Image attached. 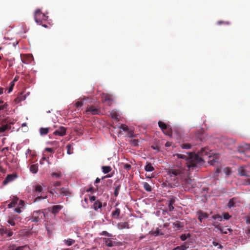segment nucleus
Returning <instances> with one entry per match:
<instances>
[{
    "label": "nucleus",
    "instance_id": "nucleus-9",
    "mask_svg": "<svg viewBox=\"0 0 250 250\" xmlns=\"http://www.w3.org/2000/svg\"><path fill=\"white\" fill-rule=\"evenodd\" d=\"M103 240L105 246L108 247L120 246L122 245V242L113 241L110 238H104Z\"/></svg>",
    "mask_w": 250,
    "mask_h": 250
},
{
    "label": "nucleus",
    "instance_id": "nucleus-38",
    "mask_svg": "<svg viewBox=\"0 0 250 250\" xmlns=\"http://www.w3.org/2000/svg\"><path fill=\"white\" fill-rule=\"evenodd\" d=\"M234 199H235L234 198H231V199L229 200V202L228 203V206L229 208H231L235 206Z\"/></svg>",
    "mask_w": 250,
    "mask_h": 250
},
{
    "label": "nucleus",
    "instance_id": "nucleus-41",
    "mask_svg": "<svg viewBox=\"0 0 250 250\" xmlns=\"http://www.w3.org/2000/svg\"><path fill=\"white\" fill-rule=\"evenodd\" d=\"M83 104V101H78L75 103L74 105L76 108H79L81 107Z\"/></svg>",
    "mask_w": 250,
    "mask_h": 250
},
{
    "label": "nucleus",
    "instance_id": "nucleus-56",
    "mask_svg": "<svg viewBox=\"0 0 250 250\" xmlns=\"http://www.w3.org/2000/svg\"><path fill=\"white\" fill-rule=\"evenodd\" d=\"M45 150L46 151H47V152L51 153H53L54 152V149L52 148H49V147L45 148Z\"/></svg>",
    "mask_w": 250,
    "mask_h": 250
},
{
    "label": "nucleus",
    "instance_id": "nucleus-24",
    "mask_svg": "<svg viewBox=\"0 0 250 250\" xmlns=\"http://www.w3.org/2000/svg\"><path fill=\"white\" fill-rule=\"evenodd\" d=\"M154 167L152 166L151 164L149 162H147L146 165L145 167V170L146 171L151 172L154 170Z\"/></svg>",
    "mask_w": 250,
    "mask_h": 250
},
{
    "label": "nucleus",
    "instance_id": "nucleus-8",
    "mask_svg": "<svg viewBox=\"0 0 250 250\" xmlns=\"http://www.w3.org/2000/svg\"><path fill=\"white\" fill-rule=\"evenodd\" d=\"M159 127L161 129L162 131L167 135L171 136L172 130L171 128L162 121H159L158 123Z\"/></svg>",
    "mask_w": 250,
    "mask_h": 250
},
{
    "label": "nucleus",
    "instance_id": "nucleus-53",
    "mask_svg": "<svg viewBox=\"0 0 250 250\" xmlns=\"http://www.w3.org/2000/svg\"><path fill=\"white\" fill-rule=\"evenodd\" d=\"M230 217V216L228 212H225L224 213V214H223L224 219L228 220V219H229Z\"/></svg>",
    "mask_w": 250,
    "mask_h": 250
},
{
    "label": "nucleus",
    "instance_id": "nucleus-33",
    "mask_svg": "<svg viewBox=\"0 0 250 250\" xmlns=\"http://www.w3.org/2000/svg\"><path fill=\"white\" fill-rule=\"evenodd\" d=\"M102 168L104 174L108 173L112 170V168L110 166H103Z\"/></svg>",
    "mask_w": 250,
    "mask_h": 250
},
{
    "label": "nucleus",
    "instance_id": "nucleus-21",
    "mask_svg": "<svg viewBox=\"0 0 250 250\" xmlns=\"http://www.w3.org/2000/svg\"><path fill=\"white\" fill-rule=\"evenodd\" d=\"M58 190H60L59 194L62 196H67L70 193L68 188H62L60 189L59 188Z\"/></svg>",
    "mask_w": 250,
    "mask_h": 250
},
{
    "label": "nucleus",
    "instance_id": "nucleus-2",
    "mask_svg": "<svg viewBox=\"0 0 250 250\" xmlns=\"http://www.w3.org/2000/svg\"><path fill=\"white\" fill-rule=\"evenodd\" d=\"M44 187L43 184L39 183H35L33 185V193L35 197L34 202H38L47 198L46 193L44 192Z\"/></svg>",
    "mask_w": 250,
    "mask_h": 250
},
{
    "label": "nucleus",
    "instance_id": "nucleus-59",
    "mask_svg": "<svg viewBox=\"0 0 250 250\" xmlns=\"http://www.w3.org/2000/svg\"><path fill=\"white\" fill-rule=\"evenodd\" d=\"M62 183L61 182H56L54 183V186L57 188V187H59L61 185Z\"/></svg>",
    "mask_w": 250,
    "mask_h": 250
},
{
    "label": "nucleus",
    "instance_id": "nucleus-30",
    "mask_svg": "<svg viewBox=\"0 0 250 250\" xmlns=\"http://www.w3.org/2000/svg\"><path fill=\"white\" fill-rule=\"evenodd\" d=\"M113 101L111 98V96L109 94H104L102 96L103 102H106L107 101Z\"/></svg>",
    "mask_w": 250,
    "mask_h": 250
},
{
    "label": "nucleus",
    "instance_id": "nucleus-48",
    "mask_svg": "<svg viewBox=\"0 0 250 250\" xmlns=\"http://www.w3.org/2000/svg\"><path fill=\"white\" fill-rule=\"evenodd\" d=\"M101 235H105V236H106L107 237H111V234H110L109 233H108V232H107L106 231H103L101 234Z\"/></svg>",
    "mask_w": 250,
    "mask_h": 250
},
{
    "label": "nucleus",
    "instance_id": "nucleus-32",
    "mask_svg": "<svg viewBox=\"0 0 250 250\" xmlns=\"http://www.w3.org/2000/svg\"><path fill=\"white\" fill-rule=\"evenodd\" d=\"M102 207V204L99 201H96L93 205V208L95 210L101 208Z\"/></svg>",
    "mask_w": 250,
    "mask_h": 250
},
{
    "label": "nucleus",
    "instance_id": "nucleus-64",
    "mask_svg": "<svg viewBox=\"0 0 250 250\" xmlns=\"http://www.w3.org/2000/svg\"><path fill=\"white\" fill-rule=\"evenodd\" d=\"M171 142H167L166 144H165V146L166 147H169L171 146Z\"/></svg>",
    "mask_w": 250,
    "mask_h": 250
},
{
    "label": "nucleus",
    "instance_id": "nucleus-46",
    "mask_svg": "<svg viewBox=\"0 0 250 250\" xmlns=\"http://www.w3.org/2000/svg\"><path fill=\"white\" fill-rule=\"evenodd\" d=\"M189 236H190L189 234H188V236H187L186 234H183L181 235L180 239L182 241H185L187 239L188 237V236L189 237Z\"/></svg>",
    "mask_w": 250,
    "mask_h": 250
},
{
    "label": "nucleus",
    "instance_id": "nucleus-29",
    "mask_svg": "<svg viewBox=\"0 0 250 250\" xmlns=\"http://www.w3.org/2000/svg\"><path fill=\"white\" fill-rule=\"evenodd\" d=\"M7 223L11 226H16L17 225H18V223L15 221L12 217H11L10 216H8V219H7Z\"/></svg>",
    "mask_w": 250,
    "mask_h": 250
},
{
    "label": "nucleus",
    "instance_id": "nucleus-12",
    "mask_svg": "<svg viewBox=\"0 0 250 250\" xmlns=\"http://www.w3.org/2000/svg\"><path fill=\"white\" fill-rule=\"evenodd\" d=\"M53 134L55 136H63L66 134V128L63 126H59Z\"/></svg>",
    "mask_w": 250,
    "mask_h": 250
},
{
    "label": "nucleus",
    "instance_id": "nucleus-17",
    "mask_svg": "<svg viewBox=\"0 0 250 250\" xmlns=\"http://www.w3.org/2000/svg\"><path fill=\"white\" fill-rule=\"evenodd\" d=\"M53 129L51 127H41L39 129L40 134L42 136H44L48 134V133L51 131Z\"/></svg>",
    "mask_w": 250,
    "mask_h": 250
},
{
    "label": "nucleus",
    "instance_id": "nucleus-1",
    "mask_svg": "<svg viewBox=\"0 0 250 250\" xmlns=\"http://www.w3.org/2000/svg\"><path fill=\"white\" fill-rule=\"evenodd\" d=\"M174 156L178 159L185 160L186 166L190 170L197 167V165L204 162L203 159L194 152H184L183 153H176Z\"/></svg>",
    "mask_w": 250,
    "mask_h": 250
},
{
    "label": "nucleus",
    "instance_id": "nucleus-44",
    "mask_svg": "<svg viewBox=\"0 0 250 250\" xmlns=\"http://www.w3.org/2000/svg\"><path fill=\"white\" fill-rule=\"evenodd\" d=\"M207 150H208V149L207 150V149L206 148H202L200 150V155H201V156H203L204 155V154H205V155H207L208 154Z\"/></svg>",
    "mask_w": 250,
    "mask_h": 250
},
{
    "label": "nucleus",
    "instance_id": "nucleus-47",
    "mask_svg": "<svg viewBox=\"0 0 250 250\" xmlns=\"http://www.w3.org/2000/svg\"><path fill=\"white\" fill-rule=\"evenodd\" d=\"M129 137H135V135L133 134V131L129 129L127 131Z\"/></svg>",
    "mask_w": 250,
    "mask_h": 250
},
{
    "label": "nucleus",
    "instance_id": "nucleus-43",
    "mask_svg": "<svg viewBox=\"0 0 250 250\" xmlns=\"http://www.w3.org/2000/svg\"><path fill=\"white\" fill-rule=\"evenodd\" d=\"M212 218L214 220H218V221H221L222 220V217L219 214L213 215Z\"/></svg>",
    "mask_w": 250,
    "mask_h": 250
},
{
    "label": "nucleus",
    "instance_id": "nucleus-57",
    "mask_svg": "<svg viewBox=\"0 0 250 250\" xmlns=\"http://www.w3.org/2000/svg\"><path fill=\"white\" fill-rule=\"evenodd\" d=\"M250 150H245L243 151V153L247 157H250V154H248L249 152H250V145L249 147Z\"/></svg>",
    "mask_w": 250,
    "mask_h": 250
},
{
    "label": "nucleus",
    "instance_id": "nucleus-14",
    "mask_svg": "<svg viewBox=\"0 0 250 250\" xmlns=\"http://www.w3.org/2000/svg\"><path fill=\"white\" fill-rule=\"evenodd\" d=\"M29 247L27 245L17 247L15 245H11L9 247L8 250H28Z\"/></svg>",
    "mask_w": 250,
    "mask_h": 250
},
{
    "label": "nucleus",
    "instance_id": "nucleus-6",
    "mask_svg": "<svg viewBox=\"0 0 250 250\" xmlns=\"http://www.w3.org/2000/svg\"><path fill=\"white\" fill-rule=\"evenodd\" d=\"M238 174L240 176H245L249 178L246 180V185H250V166H244L239 167Z\"/></svg>",
    "mask_w": 250,
    "mask_h": 250
},
{
    "label": "nucleus",
    "instance_id": "nucleus-62",
    "mask_svg": "<svg viewBox=\"0 0 250 250\" xmlns=\"http://www.w3.org/2000/svg\"><path fill=\"white\" fill-rule=\"evenodd\" d=\"M178 248H180V250H186V249L188 248V247L185 245L178 246Z\"/></svg>",
    "mask_w": 250,
    "mask_h": 250
},
{
    "label": "nucleus",
    "instance_id": "nucleus-37",
    "mask_svg": "<svg viewBox=\"0 0 250 250\" xmlns=\"http://www.w3.org/2000/svg\"><path fill=\"white\" fill-rule=\"evenodd\" d=\"M121 185H118L116 187L115 190H114V195L115 197L118 196L119 193V191L121 189Z\"/></svg>",
    "mask_w": 250,
    "mask_h": 250
},
{
    "label": "nucleus",
    "instance_id": "nucleus-5",
    "mask_svg": "<svg viewBox=\"0 0 250 250\" xmlns=\"http://www.w3.org/2000/svg\"><path fill=\"white\" fill-rule=\"evenodd\" d=\"M48 17L45 15V14L42 13L40 9L37 10L34 14V19L36 22L39 24L41 25L42 26L45 27H47V26L45 24H43V21H45L47 20Z\"/></svg>",
    "mask_w": 250,
    "mask_h": 250
},
{
    "label": "nucleus",
    "instance_id": "nucleus-3",
    "mask_svg": "<svg viewBox=\"0 0 250 250\" xmlns=\"http://www.w3.org/2000/svg\"><path fill=\"white\" fill-rule=\"evenodd\" d=\"M186 169L179 165H175L168 169V174L170 176H175L180 180L186 176Z\"/></svg>",
    "mask_w": 250,
    "mask_h": 250
},
{
    "label": "nucleus",
    "instance_id": "nucleus-40",
    "mask_svg": "<svg viewBox=\"0 0 250 250\" xmlns=\"http://www.w3.org/2000/svg\"><path fill=\"white\" fill-rule=\"evenodd\" d=\"M10 216L12 217L18 223L19 222L21 221V218L17 215H12Z\"/></svg>",
    "mask_w": 250,
    "mask_h": 250
},
{
    "label": "nucleus",
    "instance_id": "nucleus-31",
    "mask_svg": "<svg viewBox=\"0 0 250 250\" xmlns=\"http://www.w3.org/2000/svg\"><path fill=\"white\" fill-rule=\"evenodd\" d=\"M110 115L111 117L115 120H116L117 121H119V114L115 111H112L110 113Z\"/></svg>",
    "mask_w": 250,
    "mask_h": 250
},
{
    "label": "nucleus",
    "instance_id": "nucleus-19",
    "mask_svg": "<svg viewBox=\"0 0 250 250\" xmlns=\"http://www.w3.org/2000/svg\"><path fill=\"white\" fill-rule=\"evenodd\" d=\"M117 228L119 229H129V224L127 222H120L117 224Z\"/></svg>",
    "mask_w": 250,
    "mask_h": 250
},
{
    "label": "nucleus",
    "instance_id": "nucleus-13",
    "mask_svg": "<svg viewBox=\"0 0 250 250\" xmlns=\"http://www.w3.org/2000/svg\"><path fill=\"white\" fill-rule=\"evenodd\" d=\"M181 183L182 185H185L186 186L189 187L192 186V180L190 178L188 177L187 175L181 179Z\"/></svg>",
    "mask_w": 250,
    "mask_h": 250
},
{
    "label": "nucleus",
    "instance_id": "nucleus-36",
    "mask_svg": "<svg viewBox=\"0 0 250 250\" xmlns=\"http://www.w3.org/2000/svg\"><path fill=\"white\" fill-rule=\"evenodd\" d=\"M144 189L147 191H151L152 189L151 186L147 182H144L143 184Z\"/></svg>",
    "mask_w": 250,
    "mask_h": 250
},
{
    "label": "nucleus",
    "instance_id": "nucleus-28",
    "mask_svg": "<svg viewBox=\"0 0 250 250\" xmlns=\"http://www.w3.org/2000/svg\"><path fill=\"white\" fill-rule=\"evenodd\" d=\"M174 228L180 229L184 227V224L183 223L180 222L179 221H176L173 223Z\"/></svg>",
    "mask_w": 250,
    "mask_h": 250
},
{
    "label": "nucleus",
    "instance_id": "nucleus-18",
    "mask_svg": "<svg viewBox=\"0 0 250 250\" xmlns=\"http://www.w3.org/2000/svg\"><path fill=\"white\" fill-rule=\"evenodd\" d=\"M59 188H52L48 190V192L52 194L53 197V199H56V198H58L59 197V193L56 191V190H58Z\"/></svg>",
    "mask_w": 250,
    "mask_h": 250
},
{
    "label": "nucleus",
    "instance_id": "nucleus-60",
    "mask_svg": "<svg viewBox=\"0 0 250 250\" xmlns=\"http://www.w3.org/2000/svg\"><path fill=\"white\" fill-rule=\"evenodd\" d=\"M21 207L15 208V211L17 213H21Z\"/></svg>",
    "mask_w": 250,
    "mask_h": 250
},
{
    "label": "nucleus",
    "instance_id": "nucleus-49",
    "mask_svg": "<svg viewBox=\"0 0 250 250\" xmlns=\"http://www.w3.org/2000/svg\"><path fill=\"white\" fill-rule=\"evenodd\" d=\"M14 85H15V83H14V82H11L10 83V86L9 88L8 91V93L11 92L13 90Z\"/></svg>",
    "mask_w": 250,
    "mask_h": 250
},
{
    "label": "nucleus",
    "instance_id": "nucleus-55",
    "mask_svg": "<svg viewBox=\"0 0 250 250\" xmlns=\"http://www.w3.org/2000/svg\"><path fill=\"white\" fill-rule=\"evenodd\" d=\"M212 244L213 245V246H219V249H222L223 247L221 245L219 244L218 242H215V241H213L212 242Z\"/></svg>",
    "mask_w": 250,
    "mask_h": 250
},
{
    "label": "nucleus",
    "instance_id": "nucleus-11",
    "mask_svg": "<svg viewBox=\"0 0 250 250\" xmlns=\"http://www.w3.org/2000/svg\"><path fill=\"white\" fill-rule=\"evenodd\" d=\"M63 206L62 205H54L51 207L48 208V210L51 213L56 215L57 214L59 211L62 209Z\"/></svg>",
    "mask_w": 250,
    "mask_h": 250
},
{
    "label": "nucleus",
    "instance_id": "nucleus-26",
    "mask_svg": "<svg viewBox=\"0 0 250 250\" xmlns=\"http://www.w3.org/2000/svg\"><path fill=\"white\" fill-rule=\"evenodd\" d=\"M120 209L118 208H116L115 210L112 212V216L114 218L118 219L120 214Z\"/></svg>",
    "mask_w": 250,
    "mask_h": 250
},
{
    "label": "nucleus",
    "instance_id": "nucleus-20",
    "mask_svg": "<svg viewBox=\"0 0 250 250\" xmlns=\"http://www.w3.org/2000/svg\"><path fill=\"white\" fill-rule=\"evenodd\" d=\"M175 198L174 197H172L169 200L168 204V209L169 211H172L174 209V208L173 205L175 203Z\"/></svg>",
    "mask_w": 250,
    "mask_h": 250
},
{
    "label": "nucleus",
    "instance_id": "nucleus-39",
    "mask_svg": "<svg viewBox=\"0 0 250 250\" xmlns=\"http://www.w3.org/2000/svg\"><path fill=\"white\" fill-rule=\"evenodd\" d=\"M67 153L68 154H71L73 153V148L71 145L68 144L66 146Z\"/></svg>",
    "mask_w": 250,
    "mask_h": 250
},
{
    "label": "nucleus",
    "instance_id": "nucleus-7",
    "mask_svg": "<svg viewBox=\"0 0 250 250\" xmlns=\"http://www.w3.org/2000/svg\"><path fill=\"white\" fill-rule=\"evenodd\" d=\"M45 217V215L42 210L34 211L30 217L29 220L32 222L37 223Z\"/></svg>",
    "mask_w": 250,
    "mask_h": 250
},
{
    "label": "nucleus",
    "instance_id": "nucleus-35",
    "mask_svg": "<svg viewBox=\"0 0 250 250\" xmlns=\"http://www.w3.org/2000/svg\"><path fill=\"white\" fill-rule=\"evenodd\" d=\"M182 149H189L191 148L192 145L188 143H184L180 145Z\"/></svg>",
    "mask_w": 250,
    "mask_h": 250
},
{
    "label": "nucleus",
    "instance_id": "nucleus-45",
    "mask_svg": "<svg viewBox=\"0 0 250 250\" xmlns=\"http://www.w3.org/2000/svg\"><path fill=\"white\" fill-rule=\"evenodd\" d=\"M120 128L125 131H127L129 130L128 126L122 124L120 126Z\"/></svg>",
    "mask_w": 250,
    "mask_h": 250
},
{
    "label": "nucleus",
    "instance_id": "nucleus-4",
    "mask_svg": "<svg viewBox=\"0 0 250 250\" xmlns=\"http://www.w3.org/2000/svg\"><path fill=\"white\" fill-rule=\"evenodd\" d=\"M15 123V120L10 117H7L1 121L0 126V133H3L6 130H10L11 128V125Z\"/></svg>",
    "mask_w": 250,
    "mask_h": 250
},
{
    "label": "nucleus",
    "instance_id": "nucleus-16",
    "mask_svg": "<svg viewBox=\"0 0 250 250\" xmlns=\"http://www.w3.org/2000/svg\"><path fill=\"white\" fill-rule=\"evenodd\" d=\"M16 178V176L14 174L8 175L6 178L3 181V185H5L8 183L13 181Z\"/></svg>",
    "mask_w": 250,
    "mask_h": 250
},
{
    "label": "nucleus",
    "instance_id": "nucleus-25",
    "mask_svg": "<svg viewBox=\"0 0 250 250\" xmlns=\"http://www.w3.org/2000/svg\"><path fill=\"white\" fill-rule=\"evenodd\" d=\"M1 231L2 234H6L8 237H10L13 235V231L7 229L2 228L1 229Z\"/></svg>",
    "mask_w": 250,
    "mask_h": 250
},
{
    "label": "nucleus",
    "instance_id": "nucleus-10",
    "mask_svg": "<svg viewBox=\"0 0 250 250\" xmlns=\"http://www.w3.org/2000/svg\"><path fill=\"white\" fill-rule=\"evenodd\" d=\"M85 112L87 114H89L91 115H98L101 112V111L99 108L95 107L91 105H88L87 106Z\"/></svg>",
    "mask_w": 250,
    "mask_h": 250
},
{
    "label": "nucleus",
    "instance_id": "nucleus-27",
    "mask_svg": "<svg viewBox=\"0 0 250 250\" xmlns=\"http://www.w3.org/2000/svg\"><path fill=\"white\" fill-rule=\"evenodd\" d=\"M30 170L33 173H37L38 171V165L37 164L31 165L30 167Z\"/></svg>",
    "mask_w": 250,
    "mask_h": 250
},
{
    "label": "nucleus",
    "instance_id": "nucleus-42",
    "mask_svg": "<svg viewBox=\"0 0 250 250\" xmlns=\"http://www.w3.org/2000/svg\"><path fill=\"white\" fill-rule=\"evenodd\" d=\"M130 144L135 146H138V140L137 139H131L130 140Z\"/></svg>",
    "mask_w": 250,
    "mask_h": 250
},
{
    "label": "nucleus",
    "instance_id": "nucleus-51",
    "mask_svg": "<svg viewBox=\"0 0 250 250\" xmlns=\"http://www.w3.org/2000/svg\"><path fill=\"white\" fill-rule=\"evenodd\" d=\"M8 106L7 103H5L2 105H0V111L6 109Z\"/></svg>",
    "mask_w": 250,
    "mask_h": 250
},
{
    "label": "nucleus",
    "instance_id": "nucleus-23",
    "mask_svg": "<svg viewBox=\"0 0 250 250\" xmlns=\"http://www.w3.org/2000/svg\"><path fill=\"white\" fill-rule=\"evenodd\" d=\"M64 244L67 246H71L75 243V240L71 238H68L63 240Z\"/></svg>",
    "mask_w": 250,
    "mask_h": 250
},
{
    "label": "nucleus",
    "instance_id": "nucleus-54",
    "mask_svg": "<svg viewBox=\"0 0 250 250\" xmlns=\"http://www.w3.org/2000/svg\"><path fill=\"white\" fill-rule=\"evenodd\" d=\"M229 24L230 23L229 22V21H218L217 22V24L218 25H220V24Z\"/></svg>",
    "mask_w": 250,
    "mask_h": 250
},
{
    "label": "nucleus",
    "instance_id": "nucleus-61",
    "mask_svg": "<svg viewBox=\"0 0 250 250\" xmlns=\"http://www.w3.org/2000/svg\"><path fill=\"white\" fill-rule=\"evenodd\" d=\"M52 175L53 177H55L56 178H59V177H60L61 174H60L59 173H56V172H54V173H52Z\"/></svg>",
    "mask_w": 250,
    "mask_h": 250
},
{
    "label": "nucleus",
    "instance_id": "nucleus-15",
    "mask_svg": "<svg viewBox=\"0 0 250 250\" xmlns=\"http://www.w3.org/2000/svg\"><path fill=\"white\" fill-rule=\"evenodd\" d=\"M198 218L199 221L201 223L204 219L207 218L208 217V214L202 210L197 211Z\"/></svg>",
    "mask_w": 250,
    "mask_h": 250
},
{
    "label": "nucleus",
    "instance_id": "nucleus-58",
    "mask_svg": "<svg viewBox=\"0 0 250 250\" xmlns=\"http://www.w3.org/2000/svg\"><path fill=\"white\" fill-rule=\"evenodd\" d=\"M18 204L21 207V208H23V206H24V202L22 200H19Z\"/></svg>",
    "mask_w": 250,
    "mask_h": 250
},
{
    "label": "nucleus",
    "instance_id": "nucleus-63",
    "mask_svg": "<svg viewBox=\"0 0 250 250\" xmlns=\"http://www.w3.org/2000/svg\"><path fill=\"white\" fill-rule=\"evenodd\" d=\"M94 188L93 187H90L88 189L86 190V192H92L93 191Z\"/></svg>",
    "mask_w": 250,
    "mask_h": 250
},
{
    "label": "nucleus",
    "instance_id": "nucleus-34",
    "mask_svg": "<svg viewBox=\"0 0 250 250\" xmlns=\"http://www.w3.org/2000/svg\"><path fill=\"white\" fill-rule=\"evenodd\" d=\"M25 97L22 94H20L18 95L17 97L15 99L14 101L16 103L18 104L21 102V101L24 100L25 99Z\"/></svg>",
    "mask_w": 250,
    "mask_h": 250
},
{
    "label": "nucleus",
    "instance_id": "nucleus-50",
    "mask_svg": "<svg viewBox=\"0 0 250 250\" xmlns=\"http://www.w3.org/2000/svg\"><path fill=\"white\" fill-rule=\"evenodd\" d=\"M224 170L226 175H229L231 173V170L229 167H226Z\"/></svg>",
    "mask_w": 250,
    "mask_h": 250
},
{
    "label": "nucleus",
    "instance_id": "nucleus-22",
    "mask_svg": "<svg viewBox=\"0 0 250 250\" xmlns=\"http://www.w3.org/2000/svg\"><path fill=\"white\" fill-rule=\"evenodd\" d=\"M18 201L19 199L17 197H14L12 201L8 204V208H10L15 207L16 204H18Z\"/></svg>",
    "mask_w": 250,
    "mask_h": 250
},
{
    "label": "nucleus",
    "instance_id": "nucleus-52",
    "mask_svg": "<svg viewBox=\"0 0 250 250\" xmlns=\"http://www.w3.org/2000/svg\"><path fill=\"white\" fill-rule=\"evenodd\" d=\"M131 165L129 164H125L124 165V168L127 170H129L131 168Z\"/></svg>",
    "mask_w": 250,
    "mask_h": 250
}]
</instances>
